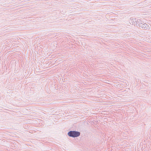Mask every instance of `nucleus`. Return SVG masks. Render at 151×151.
<instances>
[{
  "label": "nucleus",
  "mask_w": 151,
  "mask_h": 151,
  "mask_svg": "<svg viewBox=\"0 0 151 151\" xmlns=\"http://www.w3.org/2000/svg\"><path fill=\"white\" fill-rule=\"evenodd\" d=\"M80 133H68V135L69 136L73 137H75L79 136L80 135Z\"/></svg>",
  "instance_id": "f257e3e1"
},
{
  "label": "nucleus",
  "mask_w": 151,
  "mask_h": 151,
  "mask_svg": "<svg viewBox=\"0 0 151 151\" xmlns=\"http://www.w3.org/2000/svg\"><path fill=\"white\" fill-rule=\"evenodd\" d=\"M69 132H76V131H70Z\"/></svg>",
  "instance_id": "f03ea898"
}]
</instances>
